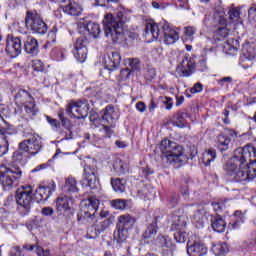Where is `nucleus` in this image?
<instances>
[{"label":"nucleus","instance_id":"31","mask_svg":"<svg viewBox=\"0 0 256 256\" xmlns=\"http://www.w3.org/2000/svg\"><path fill=\"white\" fill-rule=\"evenodd\" d=\"M224 49L228 55H236L237 51H239V40L228 39L224 44Z\"/></svg>","mask_w":256,"mask_h":256},{"label":"nucleus","instance_id":"30","mask_svg":"<svg viewBox=\"0 0 256 256\" xmlns=\"http://www.w3.org/2000/svg\"><path fill=\"white\" fill-rule=\"evenodd\" d=\"M217 148L221 153H225V151H229V145L231 144V138L229 136H225V134H220L216 140Z\"/></svg>","mask_w":256,"mask_h":256},{"label":"nucleus","instance_id":"15","mask_svg":"<svg viewBox=\"0 0 256 256\" xmlns=\"http://www.w3.org/2000/svg\"><path fill=\"white\" fill-rule=\"evenodd\" d=\"M189 209H192L194 213L190 216L192 223L196 225L198 229L203 228L205 221H207V209L203 206H189Z\"/></svg>","mask_w":256,"mask_h":256},{"label":"nucleus","instance_id":"6","mask_svg":"<svg viewBox=\"0 0 256 256\" xmlns=\"http://www.w3.org/2000/svg\"><path fill=\"white\" fill-rule=\"evenodd\" d=\"M103 25L107 39L113 43H118L120 39H123V12H118L117 17L113 14H106Z\"/></svg>","mask_w":256,"mask_h":256},{"label":"nucleus","instance_id":"49","mask_svg":"<svg viewBox=\"0 0 256 256\" xmlns=\"http://www.w3.org/2000/svg\"><path fill=\"white\" fill-rule=\"evenodd\" d=\"M155 77H157V71L155 70V68L148 67L145 73V79H147V81H153Z\"/></svg>","mask_w":256,"mask_h":256},{"label":"nucleus","instance_id":"13","mask_svg":"<svg viewBox=\"0 0 256 256\" xmlns=\"http://www.w3.org/2000/svg\"><path fill=\"white\" fill-rule=\"evenodd\" d=\"M20 149L28 155H37L43 149V144L41 143V138L39 135H32L31 138L23 140L20 143Z\"/></svg>","mask_w":256,"mask_h":256},{"label":"nucleus","instance_id":"62","mask_svg":"<svg viewBox=\"0 0 256 256\" xmlns=\"http://www.w3.org/2000/svg\"><path fill=\"white\" fill-rule=\"evenodd\" d=\"M33 67L34 71H43V62H41L40 60H35Z\"/></svg>","mask_w":256,"mask_h":256},{"label":"nucleus","instance_id":"39","mask_svg":"<svg viewBox=\"0 0 256 256\" xmlns=\"http://www.w3.org/2000/svg\"><path fill=\"white\" fill-rule=\"evenodd\" d=\"M185 117H187V113L185 112L176 113L173 118V125L180 128L185 127Z\"/></svg>","mask_w":256,"mask_h":256},{"label":"nucleus","instance_id":"12","mask_svg":"<svg viewBox=\"0 0 256 256\" xmlns=\"http://www.w3.org/2000/svg\"><path fill=\"white\" fill-rule=\"evenodd\" d=\"M5 126L0 128V157H5L9 153V139L7 135H17V128L4 120Z\"/></svg>","mask_w":256,"mask_h":256},{"label":"nucleus","instance_id":"28","mask_svg":"<svg viewBox=\"0 0 256 256\" xmlns=\"http://www.w3.org/2000/svg\"><path fill=\"white\" fill-rule=\"evenodd\" d=\"M112 171L117 175H125V173H129V164L121 159H116L113 162Z\"/></svg>","mask_w":256,"mask_h":256},{"label":"nucleus","instance_id":"56","mask_svg":"<svg viewBox=\"0 0 256 256\" xmlns=\"http://www.w3.org/2000/svg\"><path fill=\"white\" fill-rule=\"evenodd\" d=\"M131 73H133V72L129 68L122 69L120 71V79H121V81H127V79L130 77Z\"/></svg>","mask_w":256,"mask_h":256},{"label":"nucleus","instance_id":"32","mask_svg":"<svg viewBox=\"0 0 256 256\" xmlns=\"http://www.w3.org/2000/svg\"><path fill=\"white\" fill-rule=\"evenodd\" d=\"M215 159H217V152L215 149H208L202 154V163L206 167H209V165H211Z\"/></svg>","mask_w":256,"mask_h":256},{"label":"nucleus","instance_id":"45","mask_svg":"<svg viewBox=\"0 0 256 256\" xmlns=\"http://www.w3.org/2000/svg\"><path fill=\"white\" fill-rule=\"evenodd\" d=\"M245 59L248 61H253V59L256 57V51L253 46H248L246 48V52H244Z\"/></svg>","mask_w":256,"mask_h":256},{"label":"nucleus","instance_id":"36","mask_svg":"<svg viewBox=\"0 0 256 256\" xmlns=\"http://www.w3.org/2000/svg\"><path fill=\"white\" fill-rule=\"evenodd\" d=\"M245 221V216L241 211L237 210L234 212V221L229 223V229H239L241 223Z\"/></svg>","mask_w":256,"mask_h":256},{"label":"nucleus","instance_id":"41","mask_svg":"<svg viewBox=\"0 0 256 256\" xmlns=\"http://www.w3.org/2000/svg\"><path fill=\"white\" fill-rule=\"evenodd\" d=\"M228 36H229V30L227 29V27H220L214 33V40L223 41Z\"/></svg>","mask_w":256,"mask_h":256},{"label":"nucleus","instance_id":"10","mask_svg":"<svg viewBox=\"0 0 256 256\" xmlns=\"http://www.w3.org/2000/svg\"><path fill=\"white\" fill-rule=\"evenodd\" d=\"M21 175H23V172L17 167L0 166V185H2L4 191L13 189L15 181L21 179Z\"/></svg>","mask_w":256,"mask_h":256},{"label":"nucleus","instance_id":"63","mask_svg":"<svg viewBox=\"0 0 256 256\" xmlns=\"http://www.w3.org/2000/svg\"><path fill=\"white\" fill-rule=\"evenodd\" d=\"M164 105H166V109L168 110L173 109V98L166 97V100L164 101Z\"/></svg>","mask_w":256,"mask_h":256},{"label":"nucleus","instance_id":"46","mask_svg":"<svg viewBox=\"0 0 256 256\" xmlns=\"http://www.w3.org/2000/svg\"><path fill=\"white\" fill-rule=\"evenodd\" d=\"M212 207L217 215H219L225 209V201H214L212 202Z\"/></svg>","mask_w":256,"mask_h":256},{"label":"nucleus","instance_id":"1","mask_svg":"<svg viewBox=\"0 0 256 256\" xmlns=\"http://www.w3.org/2000/svg\"><path fill=\"white\" fill-rule=\"evenodd\" d=\"M223 169L234 183L253 181L256 177V148L251 144L237 148Z\"/></svg>","mask_w":256,"mask_h":256},{"label":"nucleus","instance_id":"53","mask_svg":"<svg viewBox=\"0 0 256 256\" xmlns=\"http://www.w3.org/2000/svg\"><path fill=\"white\" fill-rule=\"evenodd\" d=\"M25 252L21 249V246H14L10 250V256H23Z\"/></svg>","mask_w":256,"mask_h":256},{"label":"nucleus","instance_id":"2","mask_svg":"<svg viewBox=\"0 0 256 256\" xmlns=\"http://www.w3.org/2000/svg\"><path fill=\"white\" fill-rule=\"evenodd\" d=\"M82 36L76 39L72 53L79 63H85L87 59V46L89 45V37L97 39L101 34V27L95 22H88L87 25L80 26Z\"/></svg>","mask_w":256,"mask_h":256},{"label":"nucleus","instance_id":"34","mask_svg":"<svg viewBox=\"0 0 256 256\" xmlns=\"http://www.w3.org/2000/svg\"><path fill=\"white\" fill-rule=\"evenodd\" d=\"M124 63L130 67L132 73H139L141 71V62L139 61V58H127L124 60Z\"/></svg>","mask_w":256,"mask_h":256},{"label":"nucleus","instance_id":"61","mask_svg":"<svg viewBox=\"0 0 256 256\" xmlns=\"http://www.w3.org/2000/svg\"><path fill=\"white\" fill-rule=\"evenodd\" d=\"M41 213L44 215V217H52L53 213H55V210H53L51 207H44Z\"/></svg>","mask_w":256,"mask_h":256},{"label":"nucleus","instance_id":"38","mask_svg":"<svg viewBox=\"0 0 256 256\" xmlns=\"http://www.w3.org/2000/svg\"><path fill=\"white\" fill-rule=\"evenodd\" d=\"M174 231V239L176 243H185L187 241V237H189V234H187V229H180V230H171Z\"/></svg>","mask_w":256,"mask_h":256},{"label":"nucleus","instance_id":"26","mask_svg":"<svg viewBox=\"0 0 256 256\" xmlns=\"http://www.w3.org/2000/svg\"><path fill=\"white\" fill-rule=\"evenodd\" d=\"M71 203H73V199L68 196H59L56 200V209L58 213H67V211H71Z\"/></svg>","mask_w":256,"mask_h":256},{"label":"nucleus","instance_id":"48","mask_svg":"<svg viewBox=\"0 0 256 256\" xmlns=\"http://www.w3.org/2000/svg\"><path fill=\"white\" fill-rule=\"evenodd\" d=\"M97 237H99V231L97 230V228L95 226H91L86 234V238L87 239H97Z\"/></svg>","mask_w":256,"mask_h":256},{"label":"nucleus","instance_id":"64","mask_svg":"<svg viewBox=\"0 0 256 256\" xmlns=\"http://www.w3.org/2000/svg\"><path fill=\"white\" fill-rule=\"evenodd\" d=\"M37 255L38 256H50L51 253L49 250H43L41 247H37Z\"/></svg>","mask_w":256,"mask_h":256},{"label":"nucleus","instance_id":"4","mask_svg":"<svg viewBox=\"0 0 256 256\" xmlns=\"http://www.w3.org/2000/svg\"><path fill=\"white\" fill-rule=\"evenodd\" d=\"M160 150L162 151L161 159L166 165L172 167H181L187 163V156L183 154V146L179 145L169 139L161 141Z\"/></svg>","mask_w":256,"mask_h":256},{"label":"nucleus","instance_id":"27","mask_svg":"<svg viewBox=\"0 0 256 256\" xmlns=\"http://www.w3.org/2000/svg\"><path fill=\"white\" fill-rule=\"evenodd\" d=\"M188 218L185 215H174L172 216L171 231L187 229Z\"/></svg>","mask_w":256,"mask_h":256},{"label":"nucleus","instance_id":"7","mask_svg":"<svg viewBox=\"0 0 256 256\" xmlns=\"http://www.w3.org/2000/svg\"><path fill=\"white\" fill-rule=\"evenodd\" d=\"M15 200L18 205V211L22 217L31 213L33 207V188L31 186H22L16 190Z\"/></svg>","mask_w":256,"mask_h":256},{"label":"nucleus","instance_id":"20","mask_svg":"<svg viewBox=\"0 0 256 256\" xmlns=\"http://www.w3.org/2000/svg\"><path fill=\"white\" fill-rule=\"evenodd\" d=\"M157 229V217H155L153 221L146 226V230L142 235L144 241L157 245V241L155 240V237H157Z\"/></svg>","mask_w":256,"mask_h":256},{"label":"nucleus","instance_id":"35","mask_svg":"<svg viewBox=\"0 0 256 256\" xmlns=\"http://www.w3.org/2000/svg\"><path fill=\"white\" fill-rule=\"evenodd\" d=\"M64 191H66V193H77V191H79V188H77V180L72 176H69L66 179Z\"/></svg>","mask_w":256,"mask_h":256},{"label":"nucleus","instance_id":"24","mask_svg":"<svg viewBox=\"0 0 256 256\" xmlns=\"http://www.w3.org/2000/svg\"><path fill=\"white\" fill-rule=\"evenodd\" d=\"M76 103L77 106L72 107V109H76L75 119H85L89 115V101L83 99Z\"/></svg>","mask_w":256,"mask_h":256},{"label":"nucleus","instance_id":"51","mask_svg":"<svg viewBox=\"0 0 256 256\" xmlns=\"http://www.w3.org/2000/svg\"><path fill=\"white\" fill-rule=\"evenodd\" d=\"M57 41V28H53L49 33H48V42L47 45H51V43H55Z\"/></svg>","mask_w":256,"mask_h":256},{"label":"nucleus","instance_id":"16","mask_svg":"<svg viewBox=\"0 0 256 256\" xmlns=\"http://www.w3.org/2000/svg\"><path fill=\"white\" fill-rule=\"evenodd\" d=\"M97 175V167H91L90 165L84 166V179L87 181V186L90 189H97L99 187V177Z\"/></svg>","mask_w":256,"mask_h":256},{"label":"nucleus","instance_id":"14","mask_svg":"<svg viewBox=\"0 0 256 256\" xmlns=\"http://www.w3.org/2000/svg\"><path fill=\"white\" fill-rule=\"evenodd\" d=\"M21 51H23L21 37L8 35L6 39V53H8L12 59H15V57H19Z\"/></svg>","mask_w":256,"mask_h":256},{"label":"nucleus","instance_id":"58","mask_svg":"<svg viewBox=\"0 0 256 256\" xmlns=\"http://www.w3.org/2000/svg\"><path fill=\"white\" fill-rule=\"evenodd\" d=\"M46 121L51 125V127H55V129H59V127H61V122H58L57 119L51 118V116H47Z\"/></svg>","mask_w":256,"mask_h":256},{"label":"nucleus","instance_id":"50","mask_svg":"<svg viewBox=\"0 0 256 256\" xmlns=\"http://www.w3.org/2000/svg\"><path fill=\"white\" fill-rule=\"evenodd\" d=\"M12 160L14 163H21V161H23V150L21 148L13 153Z\"/></svg>","mask_w":256,"mask_h":256},{"label":"nucleus","instance_id":"29","mask_svg":"<svg viewBox=\"0 0 256 256\" xmlns=\"http://www.w3.org/2000/svg\"><path fill=\"white\" fill-rule=\"evenodd\" d=\"M211 226L216 233H224L227 223H225V220L220 215H216L211 219Z\"/></svg>","mask_w":256,"mask_h":256},{"label":"nucleus","instance_id":"11","mask_svg":"<svg viewBox=\"0 0 256 256\" xmlns=\"http://www.w3.org/2000/svg\"><path fill=\"white\" fill-rule=\"evenodd\" d=\"M25 25L28 31L37 33L38 35H45L48 31L47 24L37 12L28 11L25 18Z\"/></svg>","mask_w":256,"mask_h":256},{"label":"nucleus","instance_id":"59","mask_svg":"<svg viewBox=\"0 0 256 256\" xmlns=\"http://www.w3.org/2000/svg\"><path fill=\"white\" fill-rule=\"evenodd\" d=\"M248 17L256 23V5H252L248 10Z\"/></svg>","mask_w":256,"mask_h":256},{"label":"nucleus","instance_id":"5","mask_svg":"<svg viewBox=\"0 0 256 256\" xmlns=\"http://www.w3.org/2000/svg\"><path fill=\"white\" fill-rule=\"evenodd\" d=\"M119 120V112L115 110V107L108 105L102 111V119L98 118L90 125L92 129H98L100 133H104V137H111L114 135L115 123Z\"/></svg>","mask_w":256,"mask_h":256},{"label":"nucleus","instance_id":"42","mask_svg":"<svg viewBox=\"0 0 256 256\" xmlns=\"http://www.w3.org/2000/svg\"><path fill=\"white\" fill-rule=\"evenodd\" d=\"M74 107H77V101L71 100L66 105V113H67V115H69L70 117H74V119H75V115L77 113V110L74 109Z\"/></svg>","mask_w":256,"mask_h":256},{"label":"nucleus","instance_id":"43","mask_svg":"<svg viewBox=\"0 0 256 256\" xmlns=\"http://www.w3.org/2000/svg\"><path fill=\"white\" fill-rule=\"evenodd\" d=\"M112 207H114V209H119L123 211L124 209H127V200H124V199L112 200Z\"/></svg>","mask_w":256,"mask_h":256},{"label":"nucleus","instance_id":"33","mask_svg":"<svg viewBox=\"0 0 256 256\" xmlns=\"http://www.w3.org/2000/svg\"><path fill=\"white\" fill-rule=\"evenodd\" d=\"M111 185H112L113 190L116 193H125L126 181L124 179L112 178L111 179Z\"/></svg>","mask_w":256,"mask_h":256},{"label":"nucleus","instance_id":"8","mask_svg":"<svg viewBox=\"0 0 256 256\" xmlns=\"http://www.w3.org/2000/svg\"><path fill=\"white\" fill-rule=\"evenodd\" d=\"M81 210L77 215L78 223H93V219H95V213H97V209H99V199L90 197L80 204Z\"/></svg>","mask_w":256,"mask_h":256},{"label":"nucleus","instance_id":"9","mask_svg":"<svg viewBox=\"0 0 256 256\" xmlns=\"http://www.w3.org/2000/svg\"><path fill=\"white\" fill-rule=\"evenodd\" d=\"M14 99L17 105H24L25 113L30 119H33V117H36L37 113H39V108H37V104H35V99L29 91L19 89L14 96Z\"/></svg>","mask_w":256,"mask_h":256},{"label":"nucleus","instance_id":"21","mask_svg":"<svg viewBox=\"0 0 256 256\" xmlns=\"http://www.w3.org/2000/svg\"><path fill=\"white\" fill-rule=\"evenodd\" d=\"M121 65V54L119 52H111L104 57V66L108 71H115Z\"/></svg>","mask_w":256,"mask_h":256},{"label":"nucleus","instance_id":"55","mask_svg":"<svg viewBox=\"0 0 256 256\" xmlns=\"http://www.w3.org/2000/svg\"><path fill=\"white\" fill-rule=\"evenodd\" d=\"M228 14H229L230 21H234V19H238L241 15V13L239 12V9L237 8H233L229 10Z\"/></svg>","mask_w":256,"mask_h":256},{"label":"nucleus","instance_id":"54","mask_svg":"<svg viewBox=\"0 0 256 256\" xmlns=\"http://www.w3.org/2000/svg\"><path fill=\"white\" fill-rule=\"evenodd\" d=\"M197 33V28L193 26H187L185 27V35L186 37H189V39H193V36Z\"/></svg>","mask_w":256,"mask_h":256},{"label":"nucleus","instance_id":"25","mask_svg":"<svg viewBox=\"0 0 256 256\" xmlns=\"http://www.w3.org/2000/svg\"><path fill=\"white\" fill-rule=\"evenodd\" d=\"M63 11L72 17H79L83 11V7H81V4L77 3L75 0H69L68 4L63 6Z\"/></svg>","mask_w":256,"mask_h":256},{"label":"nucleus","instance_id":"19","mask_svg":"<svg viewBox=\"0 0 256 256\" xmlns=\"http://www.w3.org/2000/svg\"><path fill=\"white\" fill-rule=\"evenodd\" d=\"M177 70L181 73V77H191L195 71V63L193 60L184 56L182 57V61L178 65Z\"/></svg>","mask_w":256,"mask_h":256},{"label":"nucleus","instance_id":"18","mask_svg":"<svg viewBox=\"0 0 256 256\" xmlns=\"http://www.w3.org/2000/svg\"><path fill=\"white\" fill-rule=\"evenodd\" d=\"M187 254L189 256H204L207 255V246L201 241H191L187 243Z\"/></svg>","mask_w":256,"mask_h":256},{"label":"nucleus","instance_id":"40","mask_svg":"<svg viewBox=\"0 0 256 256\" xmlns=\"http://www.w3.org/2000/svg\"><path fill=\"white\" fill-rule=\"evenodd\" d=\"M127 231L128 230L117 228V230L114 232V241H116V243H118L119 245H121V243H124V241L127 240Z\"/></svg>","mask_w":256,"mask_h":256},{"label":"nucleus","instance_id":"44","mask_svg":"<svg viewBox=\"0 0 256 256\" xmlns=\"http://www.w3.org/2000/svg\"><path fill=\"white\" fill-rule=\"evenodd\" d=\"M51 55L56 59V61H63V59H65V50L54 48L51 51Z\"/></svg>","mask_w":256,"mask_h":256},{"label":"nucleus","instance_id":"57","mask_svg":"<svg viewBox=\"0 0 256 256\" xmlns=\"http://www.w3.org/2000/svg\"><path fill=\"white\" fill-rule=\"evenodd\" d=\"M229 83H233V78L231 76L223 77L218 80V85L220 87H225V85H229Z\"/></svg>","mask_w":256,"mask_h":256},{"label":"nucleus","instance_id":"52","mask_svg":"<svg viewBox=\"0 0 256 256\" xmlns=\"http://www.w3.org/2000/svg\"><path fill=\"white\" fill-rule=\"evenodd\" d=\"M58 117L61 121L62 127L69 126V119L67 117H65V112L63 111V109L58 112Z\"/></svg>","mask_w":256,"mask_h":256},{"label":"nucleus","instance_id":"23","mask_svg":"<svg viewBox=\"0 0 256 256\" xmlns=\"http://www.w3.org/2000/svg\"><path fill=\"white\" fill-rule=\"evenodd\" d=\"M137 220L135 217L124 214L118 217L117 229H124V231H129V229H133V226Z\"/></svg>","mask_w":256,"mask_h":256},{"label":"nucleus","instance_id":"22","mask_svg":"<svg viewBox=\"0 0 256 256\" xmlns=\"http://www.w3.org/2000/svg\"><path fill=\"white\" fill-rule=\"evenodd\" d=\"M22 39L24 41V51H26L28 55H37L39 53V43L37 39L33 38V36H26Z\"/></svg>","mask_w":256,"mask_h":256},{"label":"nucleus","instance_id":"60","mask_svg":"<svg viewBox=\"0 0 256 256\" xmlns=\"http://www.w3.org/2000/svg\"><path fill=\"white\" fill-rule=\"evenodd\" d=\"M201 91H203V84L201 83H196L194 84V86L190 89V93L194 94L195 93H201Z\"/></svg>","mask_w":256,"mask_h":256},{"label":"nucleus","instance_id":"37","mask_svg":"<svg viewBox=\"0 0 256 256\" xmlns=\"http://www.w3.org/2000/svg\"><path fill=\"white\" fill-rule=\"evenodd\" d=\"M212 251L216 256H223L229 253V247L227 246V243H218L212 247Z\"/></svg>","mask_w":256,"mask_h":256},{"label":"nucleus","instance_id":"3","mask_svg":"<svg viewBox=\"0 0 256 256\" xmlns=\"http://www.w3.org/2000/svg\"><path fill=\"white\" fill-rule=\"evenodd\" d=\"M144 35L150 41H161L163 39L165 45H174V43L179 41V33L171 28L167 22L160 23L159 25L147 23Z\"/></svg>","mask_w":256,"mask_h":256},{"label":"nucleus","instance_id":"47","mask_svg":"<svg viewBox=\"0 0 256 256\" xmlns=\"http://www.w3.org/2000/svg\"><path fill=\"white\" fill-rule=\"evenodd\" d=\"M109 225H111V221L104 220L98 224H95L94 227L98 230L99 235H101V233H103V231H105Z\"/></svg>","mask_w":256,"mask_h":256},{"label":"nucleus","instance_id":"17","mask_svg":"<svg viewBox=\"0 0 256 256\" xmlns=\"http://www.w3.org/2000/svg\"><path fill=\"white\" fill-rule=\"evenodd\" d=\"M55 191V182H52L48 185H40L34 194L36 203H41V201H47Z\"/></svg>","mask_w":256,"mask_h":256}]
</instances>
